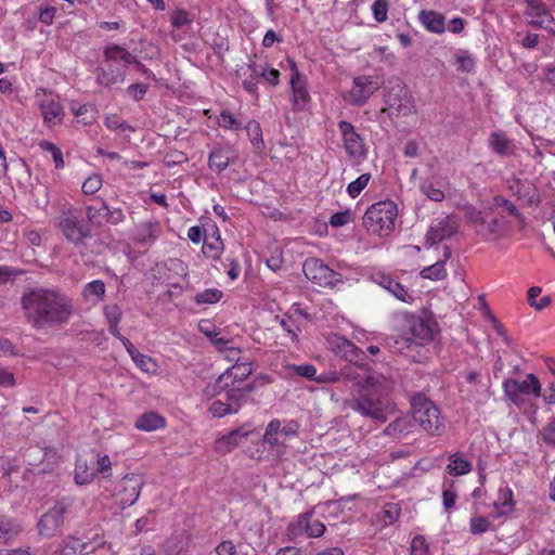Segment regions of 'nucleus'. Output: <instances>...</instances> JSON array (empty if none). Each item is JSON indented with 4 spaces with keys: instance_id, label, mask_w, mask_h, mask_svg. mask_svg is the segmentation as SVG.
I'll return each mask as SVG.
<instances>
[{
    "instance_id": "nucleus-1",
    "label": "nucleus",
    "mask_w": 555,
    "mask_h": 555,
    "mask_svg": "<svg viewBox=\"0 0 555 555\" xmlns=\"http://www.w3.org/2000/svg\"><path fill=\"white\" fill-rule=\"evenodd\" d=\"M22 304L28 323L39 330L67 323L74 310L70 298L54 289H34Z\"/></svg>"
},
{
    "instance_id": "nucleus-2",
    "label": "nucleus",
    "mask_w": 555,
    "mask_h": 555,
    "mask_svg": "<svg viewBox=\"0 0 555 555\" xmlns=\"http://www.w3.org/2000/svg\"><path fill=\"white\" fill-rule=\"evenodd\" d=\"M395 382L390 377L374 373L365 378L359 395L350 401V406L365 417L380 423L387 421V414L395 411L388 393L392 390Z\"/></svg>"
},
{
    "instance_id": "nucleus-3",
    "label": "nucleus",
    "mask_w": 555,
    "mask_h": 555,
    "mask_svg": "<svg viewBox=\"0 0 555 555\" xmlns=\"http://www.w3.org/2000/svg\"><path fill=\"white\" fill-rule=\"evenodd\" d=\"M300 424L297 421L272 420L266 427L262 444H268L273 459H282L286 453V441L298 435Z\"/></svg>"
},
{
    "instance_id": "nucleus-4",
    "label": "nucleus",
    "mask_w": 555,
    "mask_h": 555,
    "mask_svg": "<svg viewBox=\"0 0 555 555\" xmlns=\"http://www.w3.org/2000/svg\"><path fill=\"white\" fill-rule=\"evenodd\" d=\"M414 422L430 436H439L444 430V420L440 410L425 396L417 393L411 400Z\"/></svg>"
},
{
    "instance_id": "nucleus-5",
    "label": "nucleus",
    "mask_w": 555,
    "mask_h": 555,
    "mask_svg": "<svg viewBox=\"0 0 555 555\" xmlns=\"http://www.w3.org/2000/svg\"><path fill=\"white\" fill-rule=\"evenodd\" d=\"M397 216V205L392 201L378 202L365 211L363 225L372 233L386 236L393 231Z\"/></svg>"
},
{
    "instance_id": "nucleus-6",
    "label": "nucleus",
    "mask_w": 555,
    "mask_h": 555,
    "mask_svg": "<svg viewBox=\"0 0 555 555\" xmlns=\"http://www.w3.org/2000/svg\"><path fill=\"white\" fill-rule=\"evenodd\" d=\"M503 390L507 400L516 405H521L524 403L522 395H533L534 397L541 395V384L539 378L530 373L522 382L514 378L505 379Z\"/></svg>"
},
{
    "instance_id": "nucleus-7",
    "label": "nucleus",
    "mask_w": 555,
    "mask_h": 555,
    "mask_svg": "<svg viewBox=\"0 0 555 555\" xmlns=\"http://www.w3.org/2000/svg\"><path fill=\"white\" fill-rule=\"evenodd\" d=\"M380 86L382 81L377 76H358L353 79L351 89L344 94V99L353 106H363Z\"/></svg>"
},
{
    "instance_id": "nucleus-8",
    "label": "nucleus",
    "mask_w": 555,
    "mask_h": 555,
    "mask_svg": "<svg viewBox=\"0 0 555 555\" xmlns=\"http://www.w3.org/2000/svg\"><path fill=\"white\" fill-rule=\"evenodd\" d=\"M108 546L104 538L98 533L82 540L77 537H67L61 546V555H90L96 551L106 552Z\"/></svg>"
},
{
    "instance_id": "nucleus-9",
    "label": "nucleus",
    "mask_w": 555,
    "mask_h": 555,
    "mask_svg": "<svg viewBox=\"0 0 555 555\" xmlns=\"http://www.w3.org/2000/svg\"><path fill=\"white\" fill-rule=\"evenodd\" d=\"M389 89L385 94V103L389 109H392L397 115L406 116L413 112V99L406 86L400 80L395 79L389 81Z\"/></svg>"
},
{
    "instance_id": "nucleus-10",
    "label": "nucleus",
    "mask_w": 555,
    "mask_h": 555,
    "mask_svg": "<svg viewBox=\"0 0 555 555\" xmlns=\"http://www.w3.org/2000/svg\"><path fill=\"white\" fill-rule=\"evenodd\" d=\"M338 130L346 154L357 160L364 159L367 152L365 141L356 127L347 120H340Z\"/></svg>"
},
{
    "instance_id": "nucleus-11",
    "label": "nucleus",
    "mask_w": 555,
    "mask_h": 555,
    "mask_svg": "<svg viewBox=\"0 0 555 555\" xmlns=\"http://www.w3.org/2000/svg\"><path fill=\"white\" fill-rule=\"evenodd\" d=\"M57 225L64 236L75 243H81L91 235L90 228L72 209L64 210L57 218Z\"/></svg>"
},
{
    "instance_id": "nucleus-12",
    "label": "nucleus",
    "mask_w": 555,
    "mask_h": 555,
    "mask_svg": "<svg viewBox=\"0 0 555 555\" xmlns=\"http://www.w3.org/2000/svg\"><path fill=\"white\" fill-rule=\"evenodd\" d=\"M144 479L140 475L130 474L126 475L117 485L116 499L121 508L133 505L139 496Z\"/></svg>"
},
{
    "instance_id": "nucleus-13",
    "label": "nucleus",
    "mask_w": 555,
    "mask_h": 555,
    "mask_svg": "<svg viewBox=\"0 0 555 555\" xmlns=\"http://www.w3.org/2000/svg\"><path fill=\"white\" fill-rule=\"evenodd\" d=\"M67 506L64 502H56L47 511L38 521L39 534L46 538L54 537L64 524Z\"/></svg>"
},
{
    "instance_id": "nucleus-14",
    "label": "nucleus",
    "mask_w": 555,
    "mask_h": 555,
    "mask_svg": "<svg viewBox=\"0 0 555 555\" xmlns=\"http://www.w3.org/2000/svg\"><path fill=\"white\" fill-rule=\"evenodd\" d=\"M302 271L309 281L320 286L333 284L337 275L334 270L318 258L306 259L302 264Z\"/></svg>"
},
{
    "instance_id": "nucleus-15",
    "label": "nucleus",
    "mask_w": 555,
    "mask_h": 555,
    "mask_svg": "<svg viewBox=\"0 0 555 555\" xmlns=\"http://www.w3.org/2000/svg\"><path fill=\"white\" fill-rule=\"evenodd\" d=\"M457 223L454 218L444 216L437 218L426 233V246L431 247L456 233Z\"/></svg>"
},
{
    "instance_id": "nucleus-16",
    "label": "nucleus",
    "mask_w": 555,
    "mask_h": 555,
    "mask_svg": "<svg viewBox=\"0 0 555 555\" xmlns=\"http://www.w3.org/2000/svg\"><path fill=\"white\" fill-rule=\"evenodd\" d=\"M95 460L96 453L93 451L77 456L74 472V479L77 485L83 486L93 481L96 476Z\"/></svg>"
},
{
    "instance_id": "nucleus-17",
    "label": "nucleus",
    "mask_w": 555,
    "mask_h": 555,
    "mask_svg": "<svg viewBox=\"0 0 555 555\" xmlns=\"http://www.w3.org/2000/svg\"><path fill=\"white\" fill-rule=\"evenodd\" d=\"M528 10L525 13L527 22L539 28H545L552 21V15L542 0H525Z\"/></svg>"
},
{
    "instance_id": "nucleus-18",
    "label": "nucleus",
    "mask_w": 555,
    "mask_h": 555,
    "mask_svg": "<svg viewBox=\"0 0 555 555\" xmlns=\"http://www.w3.org/2000/svg\"><path fill=\"white\" fill-rule=\"evenodd\" d=\"M292 76L291 88L293 92V102L296 109H302L309 101V93L306 88V82L299 74L294 61H289Z\"/></svg>"
},
{
    "instance_id": "nucleus-19",
    "label": "nucleus",
    "mask_w": 555,
    "mask_h": 555,
    "mask_svg": "<svg viewBox=\"0 0 555 555\" xmlns=\"http://www.w3.org/2000/svg\"><path fill=\"white\" fill-rule=\"evenodd\" d=\"M250 433V430H247L244 427L233 429L229 434L216 439L214 449L217 453L227 454L237 448L242 443L243 439H246Z\"/></svg>"
},
{
    "instance_id": "nucleus-20",
    "label": "nucleus",
    "mask_w": 555,
    "mask_h": 555,
    "mask_svg": "<svg viewBox=\"0 0 555 555\" xmlns=\"http://www.w3.org/2000/svg\"><path fill=\"white\" fill-rule=\"evenodd\" d=\"M39 107L46 124L54 126L61 122L64 116V109L56 96L52 94L46 95L40 100Z\"/></svg>"
},
{
    "instance_id": "nucleus-21",
    "label": "nucleus",
    "mask_w": 555,
    "mask_h": 555,
    "mask_svg": "<svg viewBox=\"0 0 555 555\" xmlns=\"http://www.w3.org/2000/svg\"><path fill=\"white\" fill-rule=\"evenodd\" d=\"M515 502L513 500V491L509 487H501L498 496L493 502V511L489 514L492 518L505 516L514 511Z\"/></svg>"
},
{
    "instance_id": "nucleus-22",
    "label": "nucleus",
    "mask_w": 555,
    "mask_h": 555,
    "mask_svg": "<svg viewBox=\"0 0 555 555\" xmlns=\"http://www.w3.org/2000/svg\"><path fill=\"white\" fill-rule=\"evenodd\" d=\"M243 398L244 396L242 393L231 391L228 393V399L230 402L215 400L209 406V412L214 417H222L228 414H235L241 408V400Z\"/></svg>"
},
{
    "instance_id": "nucleus-23",
    "label": "nucleus",
    "mask_w": 555,
    "mask_h": 555,
    "mask_svg": "<svg viewBox=\"0 0 555 555\" xmlns=\"http://www.w3.org/2000/svg\"><path fill=\"white\" fill-rule=\"evenodd\" d=\"M94 74L96 82L103 87L122 83L125 80V72L111 63H107L106 67H96Z\"/></svg>"
},
{
    "instance_id": "nucleus-24",
    "label": "nucleus",
    "mask_w": 555,
    "mask_h": 555,
    "mask_svg": "<svg viewBox=\"0 0 555 555\" xmlns=\"http://www.w3.org/2000/svg\"><path fill=\"white\" fill-rule=\"evenodd\" d=\"M327 341L330 348L346 360L352 361L353 359L358 358L360 353H362V351L353 343L344 336L333 335L327 339Z\"/></svg>"
},
{
    "instance_id": "nucleus-25",
    "label": "nucleus",
    "mask_w": 555,
    "mask_h": 555,
    "mask_svg": "<svg viewBox=\"0 0 555 555\" xmlns=\"http://www.w3.org/2000/svg\"><path fill=\"white\" fill-rule=\"evenodd\" d=\"M409 334L410 337H408V339H411L418 345H424L431 340L433 328L426 320L413 318L409 322Z\"/></svg>"
},
{
    "instance_id": "nucleus-26",
    "label": "nucleus",
    "mask_w": 555,
    "mask_h": 555,
    "mask_svg": "<svg viewBox=\"0 0 555 555\" xmlns=\"http://www.w3.org/2000/svg\"><path fill=\"white\" fill-rule=\"evenodd\" d=\"M234 158V152L231 147H216L209 154L208 166L212 171L221 172L228 168Z\"/></svg>"
},
{
    "instance_id": "nucleus-27",
    "label": "nucleus",
    "mask_w": 555,
    "mask_h": 555,
    "mask_svg": "<svg viewBox=\"0 0 555 555\" xmlns=\"http://www.w3.org/2000/svg\"><path fill=\"white\" fill-rule=\"evenodd\" d=\"M248 69L253 79L261 78L272 86H278L280 82V72L271 68L266 62L251 61L248 64Z\"/></svg>"
},
{
    "instance_id": "nucleus-28",
    "label": "nucleus",
    "mask_w": 555,
    "mask_h": 555,
    "mask_svg": "<svg viewBox=\"0 0 555 555\" xmlns=\"http://www.w3.org/2000/svg\"><path fill=\"white\" fill-rule=\"evenodd\" d=\"M104 57L106 63L111 64H122L124 66L132 64L134 62V55H132L124 47L111 43L104 49Z\"/></svg>"
},
{
    "instance_id": "nucleus-29",
    "label": "nucleus",
    "mask_w": 555,
    "mask_h": 555,
    "mask_svg": "<svg viewBox=\"0 0 555 555\" xmlns=\"http://www.w3.org/2000/svg\"><path fill=\"white\" fill-rule=\"evenodd\" d=\"M451 257V249L448 246L443 247V259L438 260L431 266L425 267L420 275L423 279H428L431 281H440L447 278V269L446 262Z\"/></svg>"
},
{
    "instance_id": "nucleus-30",
    "label": "nucleus",
    "mask_w": 555,
    "mask_h": 555,
    "mask_svg": "<svg viewBox=\"0 0 555 555\" xmlns=\"http://www.w3.org/2000/svg\"><path fill=\"white\" fill-rule=\"evenodd\" d=\"M312 516V512H308L299 515L296 527L299 530H302L307 533L309 538H319L323 535L325 531V526L319 520L310 521V517ZM295 526L291 525L289 530L294 529Z\"/></svg>"
},
{
    "instance_id": "nucleus-31",
    "label": "nucleus",
    "mask_w": 555,
    "mask_h": 555,
    "mask_svg": "<svg viewBox=\"0 0 555 555\" xmlns=\"http://www.w3.org/2000/svg\"><path fill=\"white\" fill-rule=\"evenodd\" d=\"M420 21L424 27L434 34H443L447 29L443 14L436 11H422Z\"/></svg>"
},
{
    "instance_id": "nucleus-32",
    "label": "nucleus",
    "mask_w": 555,
    "mask_h": 555,
    "mask_svg": "<svg viewBox=\"0 0 555 555\" xmlns=\"http://www.w3.org/2000/svg\"><path fill=\"white\" fill-rule=\"evenodd\" d=\"M508 189L515 196H517L519 199L524 201L528 205L538 203V198L535 196L533 186L528 181L514 179L509 182Z\"/></svg>"
},
{
    "instance_id": "nucleus-33",
    "label": "nucleus",
    "mask_w": 555,
    "mask_h": 555,
    "mask_svg": "<svg viewBox=\"0 0 555 555\" xmlns=\"http://www.w3.org/2000/svg\"><path fill=\"white\" fill-rule=\"evenodd\" d=\"M223 248L224 246L220 236L219 229L216 227L214 232L205 237L202 251L205 257L217 260L220 258Z\"/></svg>"
},
{
    "instance_id": "nucleus-34",
    "label": "nucleus",
    "mask_w": 555,
    "mask_h": 555,
    "mask_svg": "<svg viewBox=\"0 0 555 555\" xmlns=\"http://www.w3.org/2000/svg\"><path fill=\"white\" fill-rule=\"evenodd\" d=\"M378 284L388 293H390L395 298L403 302H411L413 300L412 295L409 294L405 287L396 280H393L391 276L382 275L378 281Z\"/></svg>"
},
{
    "instance_id": "nucleus-35",
    "label": "nucleus",
    "mask_w": 555,
    "mask_h": 555,
    "mask_svg": "<svg viewBox=\"0 0 555 555\" xmlns=\"http://www.w3.org/2000/svg\"><path fill=\"white\" fill-rule=\"evenodd\" d=\"M160 233V228L156 221H144L135 227L134 240L140 243H152Z\"/></svg>"
},
{
    "instance_id": "nucleus-36",
    "label": "nucleus",
    "mask_w": 555,
    "mask_h": 555,
    "mask_svg": "<svg viewBox=\"0 0 555 555\" xmlns=\"http://www.w3.org/2000/svg\"><path fill=\"white\" fill-rule=\"evenodd\" d=\"M489 146L500 156H508L514 151L513 142L503 131H494L490 134Z\"/></svg>"
},
{
    "instance_id": "nucleus-37",
    "label": "nucleus",
    "mask_w": 555,
    "mask_h": 555,
    "mask_svg": "<svg viewBox=\"0 0 555 555\" xmlns=\"http://www.w3.org/2000/svg\"><path fill=\"white\" fill-rule=\"evenodd\" d=\"M165 418L155 412L143 413L137 418L134 423V427L143 431L157 430L165 427Z\"/></svg>"
},
{
    "instance_id": "nucleus-38",
    "label": "nucleus",
    "mask_w": 555,
    "mask_h": 555,
    "mask_svg": "<svg viewBox=\"0 0 555 555\" xmlns=\"http://www.w3.org/2000/svg\"><path fill=\"white\" fill-rule=\"evenodd\" d=\"M472 469V463L466 460L462 453L456 452L449 456V464L447 465L449 475L457 477L470 473Z\"/></svg>"
},
{
    "instance_id": "nucleus-39",
    "label": "nucleus",
    "mask_w": 555,
    "mask_h": 555,
    "mask_svg": "<svg viewBox=\"0 0 555 555\" xmlns=\"http://www.w3.org/2000/svg\"><path fill=\"white\" fill-rule=\"evenodd\" d=\"M412 428V424L410 417L408 416H399L391 423L387 425L384 429V434L393 438H401L406 436Z\"/></svg>"
},
{
    "instance_id": "nucleus-40",
    "label": "nucleus",
    "mask_w": 555,
    "mask_h": 555,
    "mask_svg": "<svg viewBox=\"0 0 555 555\" xmlns=\"http://www.w3.org/2000/svg\"><path fill=\"white\" fill-rule=\"evenodd\" d=\"M105 292V283L101 280H93L85 285L81 295L86 300L98 304L104 298Z\"/></svg>"
},
{
    "instance_id": "nucleus-41",
    "label": "nucleus",
    "mask_w": 555,
    "mask_h": 555,
    "mask_svg": "<svg viewBox=\"0 0 555 555\" xmlns=\"http://www.w3.org/2000/svg\"><path fill=\"white\" fill-rule=\"evenodd\" d=\"M22 531L21 525L9 517L0 516V544L8 543Z\"/></svg>"
},
{
    "instance_id": "nucleus-42",
    "label": "nucleus",
    "mask_w": 555,
    "mask_h": 555,
    "mask_svg": "<svg viewBox=\"0 0 555 555\" xmlns=\"http://www.w3.org/2000/svg\"><path fill=\"white\" fill-rule=\"evenodd\" d=\"M107 204L101 201L98 205H88L86 207V216L88 221L94 225H103L106 223Z\"/></svg>"
},
{
    "instance_id": "nucleus-43",
    "label": "nucleus",
    "mask_w": 555,
    "mask_h": 555,
    "mask_svg": "<svg viewBox=\"0 0 555 555\" xmlns=\"http://www.w3.org/2000/svg\"><path fill=\"white\" fill-rule=\"evenodd\" d=\"M230 378H232V370H225L212 384H208L205 387V396L215 397L227 390L231 386L229 382Z\"/></svg>"
},
{
    "instance_id": "nucleus-44",
    "label": "nucleus",
    "mask_w": 555,
    "mask_h": 555,
    "mask_svg": "<svg viewBox=\"0 0 555 555\" xmlns=\"http://www.w3.org/2000/svg\"><path fill=\"white\" fill-rule=\"evenodd\" d=\"M474 516L470 518L469 529L473 534H481L490 529V521L483 516H479L480 503L475 502L473 505Z\"/></svg>"
},
{
    "instance_id": "nucleus-45",
    "label": "nucleus",
    "mask_w": 555,
    "mask_h": 555,
    "mask_svg": "<svg viewBox=\"0 0 555 555\" xmlns=\"http://www.w3.org/2000/svg\"><path fill=\"white\" fill-rule=\"evenodd\" d=\"M285 371L287 372L288 376H301L310 380H321L320 378L317 377V367L312 364H287L285 366Z\"/></svg>"
},
{
    "instance_id": "nucleus-46",
    "label": "nucleus",
    "mask_w": 555,
    "mask_h": 555,
    "mask_svg": "<svg viewBox=\"0 0 555 555\" xmlns=\"http://www.w3.org/2000/svg\"><path fill=\"white\" fill-rule=\"evenodd\" d=\"M487 216L488 211L477 210L473 207L467 208L465 214L466 221L479 235H482V229L485 228Z\"/></svg>"
},
{
    "instance_id": "nucleus-47",
    "label": "nucleus",
    "mask_w": 555,
    "mask_h": 555,
    "mask_svg": "<svg viewBox=\"0 0 555 555\" xmlns=\"http://www.w3.org/2000/svg\"><path fill=\"white\" fill-rule=\"evenodd\" d=\"M401 514V508L397 503H388L378 513L377 517L384 527L395 524Z\"/></svg>"
},
{
    "instance_id": "nucleus-48",
    "label": "nucleus",
    "mask_w": 555,
    "mask_h": 555,
    "mask_svg": "<svg viewBox=\"0 0 555 555\" xmlns=\"http://www.w3.org/2000/svg\"><path fill=\"white\" fill-rule=\"evenodd\" d=\"M245 130L247 131V135L255 149L261 150L264 147L262 130L258 121L249 120L245 126Z\"/></svg>"
},
{
    "instance_id": "nucleus-49",
    "label": "nucleus",
    "mask_w": 555,
    "mask_h": 555,
    "mask_svg": "<svg viewBox=\"0 0 555 555\" xmlns=\"http://www.w3.org/2000/svg\"><path fill=\"white\" fill-rule=\"evenodd\" d=\"M104 125L112 131H118L119 133L133 132L134 128L128 122L121 119L117 115H108L104 119Z\"/></svg>"
},
{
    "instance_id": "nucleus-50",
    "label": "nucleus",
    "mask_w": 555,
    "mask_h": 555,
    "mask_svg": "<svg viewBox=\"0 0 555 555\" xmlns=\"http://www.w3.org/2000/svg\"><path fill=\"white\" fill-rule=\"evenodd\" d=\"M223 293L218 288H208L195 296V302L198 305H211L218 302L222 298Z\"/></svg>"
},
{
    "instance_id": "nucleus-51",
    "label": "nucleus",
    "mask_w": 555,
    "mask_h": 555,
    "mask_svg": "<svg viewBox=\"0 0 555 555\" xmlns=\"http://www.w3.org/2000/svg\"><path fill=\"white\" fill-rule=\"evenodd\" d=\"M420 190L430 201L442 202L444 198V193L428 180H423L420 183Z\"/></svg>"
},
{
    "instance_id": "nucleus-52",
    "label": "nucleus",
    "mask_w": 555,
    "mask_h": 555,
    "mask_svg": "<svg viewBox=\"0 0 555 555\" xmlns=\"http://www.w3.org/2000/svg\"><path fill=\"white\" fill-rule=\"evenodd\" d=\"M218 125L221 128L229 130H238L242 128V122L234 117V115L228 111L223 109L218 117Z\"/></svg>"
},
{
    "instance_id": "nucleus-53",
    "label": "nucleus",
    "mask_w": 555,
    "mask_h": 555,
    "mask_svg": "<svg viewBox=\"0 0 555 555\" xmlns=\"http://www.w3.org/2000/svg\"><path fill=\"white\" fill-rule=\"evenodd\" d=\"M228 370H232V378L229 379L231 386L234 384L236 379L244 380L251 373V366L249 362H238L237 364L232 365Z\"/></svg>"
},
{
    "instance_id": "nucleus-54",
    "label": "nucleus",
    "mask_w": 555,
    "mask_h": 555,
    "mask_svg": "<svg viewBox=\"0 0 555 555\" xmlns=\"http://www.w3.org/2000/svg\"><path fill=\"white\" fill-rule=\"evenodd\" d=\"M371 179L370 173H363L360 177H358L354 181L350 182L347 186L348 194L356 198L360 195V193L363 191V189L367 185L369 181Z\"/></svg>"
},
{
    "instance_id": "nucleus-55",
    "label": "nucleus",
    "mask_w": 555,
    "mask_h": 555,
    "mask_svg": "<svg viewBox=\"0 0 555 555\" xmlns=\"http://www.w3.org/2000/svg\"><path fill=\"white\" fill-rule=\"evenodd\" d=\"M279 324L282 326V328L289 335L293 341L298 340V334L297 332H300L301 328L295 324V322L292 320L291 317H275Z\"/></svg>"
},
{
    "instance_id": "nucleus-56",
    "label": "nucleus",
    "mask_w": 555,
    "mask_h": 555,
    "mask_svg": "<svg viewBox=\"0 0 555 555\" xmlns=\"http://www.w3.org/2000/svg\"><path fill=\"white\" fill-rule=\"evenodd\" d=\"M131 359L135 363V365L143 372L152 373L156 371V363L151 357L146 354H143L138 351V353H135Z\"/></svg>"
},
{
    "instance_id": "nucleus-57",
    "label": "nucleus",
    "mask_w": 555,
    "mask_h": 555,
    "mask_svg": "<svg viewBox=\"0 0 555 555\" xmlns=\"http://www.w3.org/2000/svg\"><path fill=\"white\" fill-rule=\"evenodd\" d=\"M40 147L49 153H51L53 162L55 164V168L61 169L64 167V159L61 150L49 141H42L40 143Z\"/></svg>"
},
{
    "instance_id": "nucleus-58",
    "label": "nucleus",
    "mask_w": 555,
    "mask_h": 555,
    "mask_svg": "<svg viewBox=\"0 0 555 555\" xmlns=\"http://www.w3.org/2000/svg\"><path fill=\"white\" fill-rule=\"evenodd\" d=\"M102 177L100 175H92L88 177L82 183V192L85 194H95L102 188Z\"/></svg>"
},
{
    "instance_id": "nucleus-59",
    "label": "nucleus",
    "mask_w": 555,
    "mask_h": 555,
    "mask_svg": "<svg viewBox=\"0 0 555 555\" xmlns=\"http://www.w3.org/2000/svg\"><path fill=\"white\" fill-rule=\"evenodd\" d=\"M103 314H104V318H105L107 324L120 323L121 317H122L121 309L119 308V306L117 304H111V305L104 306Z\"/></svg>"
},
{
    "instance_id": "nucleus-60",
    "label": "nucleus",
    "mask_w": 555,
    "mask_h": 555,
    "mask_svg": "<svg viewBox=\"0 0 555 555\" xmlns=\"http://www.w3.org/2000/svg\"><path fill=\"white\" fill-rule=\"evenodd\" d=\"M494 205L496 207L503 208L509 216H513L520 221L522 220V215L519 212V210L516 208V206L511 201H508L502 196H495Z\"/></svg>"
},
{
    "instance_id": "nucleus-61",
    "label": "nucleus",
    "mask_w": 555,
    "mask_h": 555,
    "mask_svg": "<svg viewBox=\"0 0 555 555\" xmlns=\"http://www.w3.org/2000/svg\"><path fill=\"white\" fill-rule=\"evenodd\" d=\"M456 63L459 65V69L462 72L470 73L475 68V60L466 51H461L456 54Z\"/></svg>"
},
{
    "instance_id": "nucleus-62",
    "label": "nucleus",
    "mask_w": 555,
    "mask_h": 555,
    "mask_svg": "<svg viewBox=\"0 0 555 555\" xmlns=\"http://www.w3.org/2000/svg\"><path fill=\"white\" fill-rule=\"evenodd\" d=\"M112 462L108 455H100L96 453L95 472L101 474L104 478L111 476Z\"/></svg>"
},
{
    "instance_id": "nucleus-63",
    "label": "nucleus",
    "mask_w": 555,
    "mask_h": 555,
    "mask_svg": "<svg viewBox=\"0 0 555 555\" xmlns=\"http://www.w3.org/2000/svg\"><path fill=\"white\" fill-rule=\"evenodd\" d=\"M374 17L382 23L387 20L388 2L387 0H376L372 5Z\"/></svg>"
},
{
    "instance_id": "nucleus-64",
    "label": "nucleus",
    "mask_w": 555,
    "mask_h": 555,
    "mask_svg": "<svg viewBox=\"0 0 555 555\" xmlns=\"http://www.w3.org/2000/svg\"><path fill=\"white\" fill-rule=\"evenodd\" d=\"M540 436L546 444L555 448V421L547 423L540 431Z\"/></svg>"
}]
</instances>
